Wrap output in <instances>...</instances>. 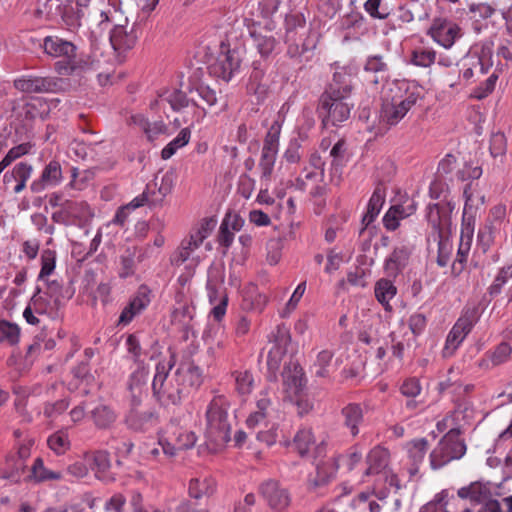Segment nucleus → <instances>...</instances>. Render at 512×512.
Instances as JSON below:
<instances>
[{"mask_svg":"<svg viewBox=\"0 0 512 512\" xmlns=\"http://www.w3.org/2000/svg\"><path fill=\"white\" fill-rule=\"evenodd\" d=\"M176 364V356L169 351L167 357L158 361L152 380V393L155 400L164 407L177 405L184 393V374L182 368L171 373Z\"/></svg>","mask_w":512,"mask_h":512,"instance_id":"1","label":"nucleus"},{"mask_svg":"<svg viewBox=\"0 0 512 512\" xmlns=\"http://www.w3.org/2000/svg\"><path fill=\"white\" fill-rule=\"evenodd\" d=\"M422 98V89L414 83L395 81L383 98L380 122L387 126L398 124Z\"/></svg>","mask_w":512,"mask_h":512,"instance_id":"2","label":"nucleus"},{"mask_svg":"<svg viewBox=\"0 0 512 512\" xmlns=\"http://www.w3.org/2000/svg\"><path fill=\"white\" fill-rule=\"evenodd\" d=\"M352 87L349 82L339 83L334 76V83L330 85L320 98L319 115L323 124L336 126L350 117L354 104L351 102Z\"/></svg>","mask_w":512,"mask_h":512,"instance_id":"3","label":"nucleus"},{"mask_svg":"<svg viewBox=\"0 0 512 512\" xmlns=\"http://www.w3.org/2000/svg\"><path fill=\"white\" fill-rule=\"evenodd\" d=\"M99 16V25L103 28H106L108 24H113L110 32V43L119 56L135 46L138 36L133 27L130 30L127 29L128 19L119 7L114 5L101 10Z\"/></svg>","mask_w":512,"mask_h":512,"instance_id":"4","label":"nucleus"},{"mask_svg":"<svg viewBox=\"0 0 512 512\" xmlns=\"http://www.w3.org/2000/svg\"><path fill=\"white\" fill-rule=\"evenodd\" d=\"M228 401L222 395L215 396L206 411V438L217 446L230 440L231 427L228 421Z\"/></svg>","mask_w":512,"mask_h":512,"instance_id":"5","label":"nucleus"},{"mask_svg":"<svg viewBox=\"0 0 512 512\" xmlns=\"http://www.w3.org/2000/svg\"><path fill=\"white\" fill-rule=\"evenodd\" d=\"M44 52L53 58H62L56 63V70L61 75H71L86 69L87 63L77 59L76 46L57 36H47L43 40Z\"/></svg>","mask_w":512,"mask_h":512,"instance_id":"6","label":"nucleus"},{"mask_svg":"<svg viewBox=\"0 0 512 512\" xmlns=\"http://www.w3.org/2000/svg\"><path fill=\"white\" fill-rule=\"evenodd\" d=\"M281 402L269 388L261 390L255 398L254 408L246 419L249 429L268 427L271 423H279L282 418Z\"/></svg>","mask_w":512,"mask_h":512,"instance_id":"7","label":"nucleus"},{"mask_svg":"<svg viewBox=\"0 0 512 512\" xmlns=\"http://www.w3.org/2000/svg\"><path fill=\"white\" fill-rule=\"evenodd\" d=\"M480 317L481 311L477 305H467L463 308L459 318L447 334L442 349L444 358H450L455 354Z\"/></svg>","mask_w":512,"mask_h":512,"instance_id":"8","label":"nucleus"},{"mask_svg":"<svg viewBox=\"0 0 512 512\" xmlns=\"http://www.w3.org/2000/svg\"><path fill=\"white\" fill-rule=\"evenodd\" d=\"M467 447L460 437V430L451 428L430 453V464L433 469H439L453 460L462 458Z\"/></svg>","mask_w":512,"mask_h":512,"instance_id":"9","label":"nucleus"},{"mask_svg":"<svg viewBox=\"0 0 512 512\" xmlns=\"http://www.w3.org/2000/svg\"><path fill=\"white\" fill-rule=\"evenodd\" d=\"M290 343L291 336L289 331L285 327H277L276 331L272 334L266 361L269 373L268 379L270 381L276 380V372L287 354Z\"/></svg>","mask_w":512,"mask_h":512,"instance_id":"10","label":"nucleus"},{"mask_svg":"<svg viewBox=\"0 0 512 512\" xmlns=\"http://www.w3.org/2000/svg\"><path fill=\"white\" fill-rule=\"evenodd\" d=\"M167 436L160 437L159 445L163 453L168 457H173L179 450H186L194 447L197 437L193 431L171 424L167 428Z\"/></svg>","mask_w":512,"mask_h":512,"instance_id":"11","label":"nucleus"},{"mask_svg":"<svg viewBox=\"0 0 512 512\" xmlns=\"http://www.w3.org/2000/svg\"><path fill=\"white\" fill-rule=\"evenodd\" d=\"M165 103H168L175 112H180L185 108L192 107L194 109L196 122H200L206 114L204 109H201L194 100L189 99L184 92L177 89L163 91L154 102H151L150 107L157 109Z\"/></svg>","mask_w":512,"mask_h":512,"instance_id":"12","label":"nucleus"},{"mask_svg":"<svg viewBox=\"0 0 512 512\" xmlns=\"http://www.w3.org/2000/svg\"><path fill=\"white\" fill-rule=\"evenodd\" d=\"M281 124L275 121L270 126L264 140L259 166L264 177H269L273 171L279 149Z\"/></svg>","mask_w":512,"mask_h":512,"instance_id":"13","label":"nucleus"},{"mask_svg":"<svg viewBox=\"0 0 512 512\" xmlns=\"http://www.w3.org/2000/svg\"><path fill=\"white\" fill-rule=\"evenodd\" d=\"M259 492L274 512L286 511L292 501L289 490L274 480H268L261 484Z\"/></svg>","mask_w":512,"mask_h":512,"instance_id":"14","label":"nucleus"},{"mask_svg":"<svg viewBox=\"0 0 512 512\" xmlns=\"http://www.w3.org/2000/svg\"><path fill=\"white\" fill-rule=\"evenodd\" d=\"M148 379L149 367L144 363H139L129 375L126 384L130 407L138 408L147 396Z\"/></svg>","mask_w":512,"mask_h":512,"instance_id":"15","label":"nucleus"},{"mask_svg":"<svg viewBox=\"0 0 512 512\" xmlns=\"http://www.w3.org/2000/svg\"><path fill=\"white\" fill-rule=\"evenodd\" d=\"M461 499H468L475 504H481L492 497L500 496V486L490 481H475L457 491Z\"/></svg>","mask_w":512,"mask_h":512,"instance_id":"16","label":"nucleus"},{"mask_svg":"<svg viewBox=\"0 0 512 512\" xmlns=\"http://www.w3.org/2000/svg\"><path fill=\"white\" fill-rule=\"evenodd\" d=\"M431 38L445 49L451 48L456 39L461 36L460 27L447 19L437 18L428 30Z\"/></svg>","mask_w":512,"mask_h":512,"instance_id":"17","label":"nucleus"},{"mask_svg":"<svg viewBox=\"0 0 512 512\" xmlns=\"http://www.w3.org/2000/svg\"><path fill=\"white\" fill-rule=\"evenodd\" d=\"M220 48L217 59L210 65V72L218 78L229 81L239 68L240 61L237 53L228 49L224 42H221Z\"/></svg>","mask_w":512,"mask_h":512,"instance_id":"18","label":"nucleus"},{"mask_svg":"<svg viewBox=\"0 0 512 512\" xmlns=\"http://www.w3.org/2000/svg\"><path fill=\"white\" fill-rule=\"evenodd\" d=\"M283 389L289 398L297 396L305 385L304 373L301 366L294 361L285 364L282 372Z\"/></svg>","mask_w":512,"mask_h":512,"instance_id":"19","label":"nucleus"},{"mask_svg":"<svg viewBox=\"0 0 512 512\" xmlns=\"http://www.w3.org/2000/svg\"><path fill=\"white\" fill-rule=\"evenodd\" d=\"M250 36L254 47L263 58L269 57L277 46L273 31L267 27L253 25Z\"/></svg>","mask_w":512,"mask_h":512,"instance_id":"20","label":"nucleus"},{"mask_svg":"<svg viewBox=\"0 0 512 512\" xmlns=\"http://www.w3.org/2000/svg\"><path fill=\"white\" fill-rule=\"evenodd\" d=\"M450 211L451 209L448 206L440 204H431L427 207V221L438 232L439 238H443L444 233L450 227Z\"/></svg>","mask_w":512,"mask_h":512,"instance_id":"21","label":"nucleus"},{"mask_svg":"<svg viewBox=\"0 0 512 512\" xmlns=\"http://www.w3.org/2000/svg\"><path fill=\"white\" fill-rule=\"evenodd\" d=\"M62 181V169L58 161H50L42 171L39 180H35L31 183L32 192L39 193L43 191L47 186L55 187Z\"/></svg>","mask_w":512,"mask_h":512,"instance_id":"22","label":"nucleus"},{"mask_svg":"<svg viewBox=\"0 0 512 512\" xmlns=\"http://www.w3.org/2000/svg\"><path fill=\"white\" fill-rule=\"evenodd\" d=\"M473 240V227H463L460 235L456 258L452 264V273L460 275L465 268Z\"/></svg>","mask_w":512,"mask_h":512,"instance_id":"23","label":"nucleus"},{"mask_svg":"<svg viewBox=\"0 0 512 512\" xmlns=\"http://www.w3.org/2000/svg\"><path fill=\"white\" fill-rule=\"evenodd\" d=\"M506 239V233L501 227V223H486L479 229L477 234V245L486 253L492 246L497 244L498 240Z\"/></svg>","mask_w":512,"mask_h":512,"instance_id":"24","label":"nucleus"},{"mask_svg":"<svg viewBox=\"0 0 512 512\" xmlns=\"http://www.w3.org/2000/svg\"><path fill=\"white\" fill-rule=\"evenodd\" d=\"M32 172L33 167L30 164L20 162L16 164L10 172L4 174L3 182L5 185H9L14 181L13 192L18 194L25 189Z\"/></svg>","mask_w":512,"mask_h":512,"instance_id":"25","label":"nucleus"},{"mask_svg":"<svg viewBox=\"0 0 512 512\" xmlns=\"http://www.w3.org/2000/svg\"><path fill=\"white\" fill-rule=\"evenodd\" d=\"M465 204L463 208V227H471L474 223L477 210L484 204V196L467 185L463 192Z\"/></svg>","mask_w":512,"mask_h":512,"instance_id":"26","label":"nucleus"},{"mask_svg":"<svg viewBox=\"0 0 512 512\" xmlns=\"http://www.w3.org/2000/svg\"><path fill=\"white\" fill-rule=\"evenodd\" d=\"M225 273L221 265H212L208 270L207 293L210 303H214L222 294H226L224 288Z\"/></svg>","mask_w":512,"mask_h":512,"instance_id":"27","label":"nucleus"},{"mask_svg":"<svg viewBox=\"0 0 512 512\" xmlns=\"http://www.w3.org/2000/svg\"><path fill=\"white\" fill-rule=\"evenodd\" d=\"M65 475L61 471H54L44 465L42 458L38 457L31 466L30 473L27 475L29 481L42 483L46 481H61Z\"/></svg>","mask_w":512,"mask_h":512,"instance_id":"28","label":"nucleus"},{"mask_svg":"<svg viewBox=\"0 0 512 512\" xmlns=\"http://www.w3.org/2000/svg\"><path fill=\"white\" fill-rule=\"evenodd\" d=\"M344 426L349 430L353 437H356L359 432V426L363 422L364 413L360 404L350 403L342 408L341 411Z\"/></svg>","mask_w":512,"mask_h":512,"instance_id":"29","label":"nucleus"},{"mask_svg":"<svg viewBox=\"0 0 512 512\" xmlns=\"http://www.w3.org/2000/svg\"><path fill=\"white\" fill-rule=\"evenodd\" d=\"M388 451L382 447L376 446L370 450L367 455V468L365 475H379L388 465Z\"/></svg>","mask_w":512,"mask_h":512,"instance_id":"30","label":"nucleus"},{"mask_svg":"<svg viewBox=\"0 0 512 512\" xmlns=\"http://www.w3.org/2000/svg\"><path fill=\"white\" fill-rule=\"evenodd\" d=\"M57 15L60 16L69 30H75L80 26V11L71 0H56Z\"/></svg>","mask_w":512,"mask_h":512,"instance_id":"31","label":"nucleus"},{"mask_svg":"<svg viewBox=\"0 0 512 512\" xmlns=\"http://www.w3.org/2000/svg\"><path fill=\"white\" fill-rule=\"evenodd\" d=\"M409 255L410 252L406 247L395 248L385 260L384 269L386 274L393 277L397 276L406 266Z\"/></svg>","mask_w":512,"mask_h":512,"instance_id":"32","label":"nucleus"},{"mask_svg":"<svg viewBox=\"0 0 512 512\" xmlns=\"http://www.w3.org/2000/svg\"><path fill=\"white\" fill-rule=\"evenodd\" d=\"M268 303L267 295L260 293L255 286H251L244 294L241 308L247 312L260 313Z\"/></svg>","mask_w":512,"mask_h":512,"instance_id":"33","label":"nucleus"},{"mask_svg":"<svg viewBox=\"0 0 512 512\" xmlns=\"http://www.w3.org/2000/svg\"><path fill=\"white\" fill-rule=\"evenodd\" d=\"M385 202V192L382 188L377 187L367 204V210L362 217V224L364 228L368 227L379 215L382 206Z\"/></svg>","mask_w":512,"mask_h":512,"instance_id":"34","label":"nucleus"},{"mask_svg":"<svg viewBox=\"0 0 512 512\" xmlns=\"http://www.w3.org/2000/svg\"><path fill=\"white\" fill-rule=\"evenodd\" d=\"M374 293L377 301L384 307V309L386 311H390V301L397 294V288L394 283L389 279L381 278L375 283Z\"/></svg>","mask_w":512,"mask_h":512,"instance_id":"35","label":"nucleus"},{"mask_svg":"<svg viewBox=\"0 0 512 512\" xmlns=\"http://www.w3.org/2000/svg\"><path fill=\"white\" fill-rule=\"evenodd\" d=\"M409 459L413 467L410 468V474L414 475L418 471V465L423 462L428 450V442L426 439H415L406 444Z\"/></svg>","mask_w":512,"mask_h":512,"instance_id":"36","label":"nucleus"},{"mask_svg":"<svg viewBox=\"0 0 512 512\" xmlns=\"http://www.w3.org/2000/svg\"><path fill=\"white\" fill-rule=\"evenodd\" d=\"M91 418L99 429L110 428L117 420L114 409L105 404H99L91 411Z\"/></svg>","mask_w":512,"mask_h":512,"instance_id":"37","label":"nucleus"},{"mask_svg":"<svg viewBox=\"0 0 512 512\" xmlns=\"http://www.w3.org/2000/svg\"><path fill=\"white\" fill-rule=\"evenodd\" d=\"M17 90L25 93L46 92L50 88V82L41 77H22L14 81Z\"/></svg>","mask_w":512,"mask_h":512,"instance_id":"38","label":"nucleus"},{"mask_svg":"<svg viewBox=\"0 0 512 512\" xmlns=\"http://www.w3.org/2000/svg\"><path fill=\"white\" fill-rule=\"evenodd\" d=\"M217 221L214 218H203L193 229L189 241V245L199 248L203 241L211 234L215 228Z\"/></svg>","mask_w":512,"mask_h":512,"instance_id":"39","label":"nucleus"},{"mask_svg":"<svg viewBox=\"0 0 512 512\" xmlns=\"http://www.w3.org/2000/svg\"><path fill=\"white\" fill-rule=\"evenodd\" d=\"M364 71L367 74H371L368 81L378 84L386 77L387 64L383 61L381 56H371L366 60Z\"/></svg>","mask_w":512,"mask_h":512,"instance_id":"40","label":"nucleus"},{"mask_svg":"<svg viewBox=\"0 0 512 512\" xmlns=\"http://www.w3.org/2000/svg\"><path fill=\"white\" fill-rule=\"evenodd\" d=\"M269 87V81L265 77L264 70L254 66L249 78L248 90L261 98L267 94Z\"/></svg>","mask_w":512,"mask_h":512,"instance_id":"41","label":"nucleus"},{"mask_svg":"<svg viewBox=\"0 0 512 512\" xmlns=\"http://www.w3.org/2000/svg\"><path fill=\"white\" fill-rule=\"evenodd\" d=\"M340 467L339 458L330 456L316 464L317 476L320 483H325L335 477Z\"/></svg>","mask_w":512,"mask_h":512,"instance_id":"42","label":"nucleus"},{"mask_svg":"<svg viewBox=\"0 0 512 512\" xmlns=\"http://www.w3.org/2000/svg\"><path fill=\"white\" fill-rule=\"evenodd\" d=\"M294 445L301 456L307 455L315 444V438L311 428L302 427L294 436Z\"/></svg>","mask_w":512,"mask_h":512,"instance_id":"43","label":"nucleus"},{"mask_svg":"<svg viewBox=\"0 0 512 512\" xmlns=\"http://www.w3.org/2000/svg\"><path fill=\"white\" fill-rule=\"evenodd\" d=\"M214 490L215 482L213 479L208 477L195 478L192 479L189 483V494L191 497L196 499L211 495L213 494Z\"/></svg>","mask_w":512,"mask_h":512,"instance_id":"44","label":"nucleus"},{"mask_svg":"<svg viewBox=\"0 0 512 512\" xmlns=\"http://www.w3.org/2000/svg\"><path fill=\"white\" fill-rule=\"evenodd\" d=\"M191 138V131L189 128H183L178 135L171 140L161 151V157L164 160L171 158L178 149L186 146Z\"/></svg>","mask_w":512,"mask_h":512,"instance_id":"45","label":"nucleus"},{"mask_svg":"<svg viewBox=\"0 0 512 512\" xmlns=\"http://www.w3.org/2000/svg\"><path fill=\"white\" fill-rule=\"evenodd\" d=\"M85 460L93 463L92 470L95 471V475L101 478L100 474L105 473L110 468V458L106 451H96L93 453H84Z\"/></svg>","mask_w":512,"mask_h":512,"instance_id":"46","label":"nucleus"},{"mask_svg":"<svg viewBox=\"0 0 512 512\" xmlns=\"http://www.w3.org/2000/svg\"><path fill=\"white\" fill-rule=\"evenodd\" d=\"M137 409L131 407L126 421L132 429L143 430L148 423H152L155 420V414L149 411L140 413Z\"/></svg>","mask_w":512,"mask_h":512,"instance_id":"47","label":"nucleus"},{"mask_svg":"<svg viewBox=\"0 0 512 512\" xmlns=\"http://www.w3.org/2000/svg\"><path fill=\"white\" fill-rule=\"evenodd\" d=\"M20 338V328L17 324L6 320L0 321V343L15 345Z\"/></svg>","mask_w":512,"mask_h":512,"instance_id":"48","label":"nucleus"},{"mask_svg":"<svg viewBox=\"0 0 512 512\" xmlns=\"http://www.w3.org/2000/svg\"><path fill=\"white\" fill-rule=\"evenodd\" d=\"M436 61V52L431 48H418L412 51L410 62L418 67L427 68Z\"/></svg>","mask_w":512,"mask_h":512,"instance_id":"49","label":"nucleus"},{"mask_svg":"<svg viewBox=\"0 0 512 512\" xmlns=\"http://www.w3.org/2000/svg\"><path fill=\"white\" fill-rule=\"evenodd\" d=\"M197 248L189 245V241H186L182 244V246L179 248V250L175 253V255L172 258V263L176 266L185 265V268H190L192 260L196 261L199 260V257H193L192 254Z\"/></svg>","mask_w":512,"mask_h":512,"instance_id":"50","label":"nucleus"},{"mask_svg":"<svg viewBox=\"0 0 512 512\" xmlns=\"http://www.w3.org/2000/svg\"><path fill=\"white\" fill-rule=\"evenodd\" d=\"M136 252L135 249H127L120 257V266L118 274L121 278L132 276L136 270Z\"/></svg>","mask_w":512,"mask_h":512,"instance_id":"51","label":"nucleus"},{"mask_svg":"<svg viewBox=\"0 0 512 512\" xmlns=\"http://www.w3.org/2000/svg\"><path fill=\"white\" fill-rule=\"evenodd\" d=\"M219 328L211 326L203 332V340L208 346V352L212 355L216 353L217 349L224 348V339L222 335L218 336Z\"/></svg>","mask_w":512,"mask_h":512,"instance_id":"52","label":"nucleus"},{"mask_svg":"<svg viewBox=\"0 0 512 512\" xmlns=\"http://www.w3.org/2000/svg\"><path fill=\"white\" fill-rule=\"evenodd\" d=\"M56 267V252L51 249H45L41 253V270L38 275V280H45L55 270Z\"/></svg>","mask_w":512,"mask_h":512,"instance_id":"53","label":"nucleus"},{"mask_svg":"<svg viewBox=\"0 0 512 512\" xmlns=\"http://www.w3.org/2000/svg\"><path fill=\"white\" fill-rule=\"evenodd\" d=\"M47 443L57 455L64 454L70 447L69 437L65 431L55 432L48 438Z\"/></svg>","mask_w":512,"mask_h":512,"instance_id":"54","label":"nucleus"},{"mask_svg":"<svg viewBox=\"0 0 512 512\" xmlns=\"http://www.w3.org/2000/svg\"><path fill=\"white\" fill-rule=\"evenodd\" d=\"M154 181L155 186L158 188V193L164 198L172 192L175 186L176 173L172 170H168L163 173L160 178L156 176Z\"/></svg>","mask_w":512,"mask_h":512,"instance_id":"55","label":"nucleus"},{"mask_svg":"<svg viewBox=\"0 0 512 512\" xmlns=\"http://www.w3.org/2000/svg\"><path fill=\"white\" fill-rule=\"evenodd\" d=\"M333 358V352L324 349L317 354L314 362L315 375L317 377L325 378L329 375V366Z\"/></svg>","mask_w":512,"mask_h":512,"instance_id":"56","label":"nucleus"},{"mask_svg":"<svg viewBox=\"0 0 512 512\" xmlns=\"http://www.w3.org/2000/svg\"><path fill=\"white\" fill-rule=\"evenodd\" d=\"M500 8L502 7L499 3L480 2L470 5L469 10L475 18L488 19L495 14L497 9L500 11Z\"/></svg>","mask_w":512,"mask_h":512,"instance_id":"57","label":"nucleus"},{"mask_svg":"<svg viewBox=\"0 0 512 512\" xmlns=\"http://www.w3.org/2000/svg\"><path fill=\"white\" fill-rule=\"evenodd\" d=\"M236 390L241 395H249L254 388V378L249 371L235 373Z\"/></svg>","mask_w":512,"mask_h":512,"instance_id":"58","label":"nucleus"},{"mask_svg":"<svg viewBox=\"0 0 512 512\" xmlns=\"http://www.w3.org/2000/svg\"><path fill=\"white\" fill-rule=\"evenodd\" d=\"M94 173L91 170H79L73 167L71 170L70 186L77 190H83L93 179Z\"/></svg>","mask_w":512,"mask_h":512,"instance_id":"59","label":"nucleus"},{"mask_svg":"<svg viewBox=\"0 0 512 512\" xmlns=\"http://www.w3.org/2000/svg\"><path fill=\"white\" fill-rule=\"evenodd\" d=\"M88 464L89 462L85 460V457L83 456L82 459L76 460L68 465L66 474L75 480L82 479L88 475Z\"/></svg>","mask_w":512,"mask_h":512,"instance_id":"60","label":"nucleus"},{"mask_svg":"<svg viewBox=\"0 0 512 512\" xmlns=\"http://www.w3.org/2000/svg\"><path fill=\"white\" fill-rule=\"evenodd\" d=\"M498 74L493 72L483 83H481L473 92V97L476 99H483L491 94L496 86Z\"/></svg>","mask_w":512,"mask_h":512,"instance_id":"61","label":"nucleus"},{"mask_svg":"<svg viewBox=\"0 0 512 512\" xmlns=\"http://www.w3.org/2000/svg\"><path fill=\"white\" fill-rule=\"evenodd\" d=\"M259 429L256 435L258 441L267 446H272L276 443L278 437V423H271L268 427H261Z\"/></svg>","mask_w":512,"mask_h":512,"instance_id":"62","label":"nucleus"},{"mask_svg":"<svg viewBox=\"0 0 512 512\" xmlns=\"http://www.w3.org/2000/svg\"><path fill=\"white\" fill-rule=\"evenodd\" d=\"M356 508L360 512H380L381 505L373 499H370L366 493H360L355 497Z\"/></svg>","mask_w":512,"mask_h":512,"instance_id":"63","label":"nucleus"},{"mask_svg":"<svg viewBox=\"0 0 512 512\" xmlns=\"http://www.w3.org/2000/svg\"><path fill=\"white\" fill-rule=\"evenodd\" d=\"M512 353V347L506 343H500L491 353L490 360L493 365H500L507 362Z\"/></svg>","mask_w":512,"mask_h":512,"instance_id":"64","label":"nucleus"}]
</instances>
